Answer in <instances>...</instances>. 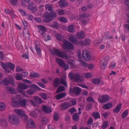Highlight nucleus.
Here are the masks:
<instances>
[{
    "mask_svg": "<svg viewBox=\"0 0 129 129\" xmlns=\"http://www.w3.org/2000/svg\"><path fill=\"white\" fill-rule=\"evenodd\" d=\"M46 9H48L50 12H47L44 15L45 19L43 21L44 22L48 23L51 21L53 19L55 18L57 16V13L54 11H52L53 8L52 5L47 4L45 7Z\"/></svg>",
    "mask_w": 129,
    "mask_h": 129,
    "instance_id": "1",
    "label": "nucleus"
},
{
    "mask_svg": "<svg viewBox=\"0 0 129 129\" xmlns=\"http://www.w3.org/2000/svg\"><path fill=\"white\" fill-rule=\"evenodd\" d=\"M29 100L25 99H22L20 95H17L16 97L12 98V105H26L29 102Z\"/></svg>",
    "mask_w": 129,
    "mask_h": 129,
    "instance_id": "2",
    "label": "nucleus"
},
{
    "mask_svg": "<svg viewBox=\"0 0 129 129\" xmlns=\"http://www.w3.org/2000/svg\"><path fill=\"white\" fill-rule=\"evenodd\" d=\"M50 52L52 55H55L57 56L66 59L69 58V56L67 55V53L64 52H62L56 49V48L53 49Z\"/></svg>",
    "mask_w": 129,
    "mask_h": 129,
    "instance_id": "3",
    "label": "nucleus"
},
{
    "mask_svg": "<svg viewBox=\"0 0 129 129\" xmlns=\"http://www.w3.org/2000/svg\"><path fill=\"white\" fill-rule=\"evenodd\" d=\"M8 120L12 124L17 125L19 123V119L16 115H10L8 117Z\"/></svg>",
    "mask_w": 129,
    "mask_h": 129,
    "instance_id": "4",
    "label": "nucleus"
},
{
    "mask_svg": "<svg viewBox=\"0 0 129 129\" xmlns=\"http://www.w3.org/2000/svg\"><path fill=\"white\" fill-rule=\"evenodd\" d=\"M63 43L62 45V48L64 49H69L72 50L74 48V46L73 44L66 39L62 40Z\"/></svg>",
    "mask_w": 129,
    "mask_h": 129,
    "instance_id": "5",
    "label": "nucleus"
},
{
    "mask_svg": "<svg viewBox=\"0 0 129 129\" xmlns=\"http://www.w3.org/2000/svg\"><path fill=\"white\" fill-rule=\"evenodd\" d=\"M109 96L107 95L103 94L99 95L98 98V102L101 104L107 103V102L110 100Z\"/></svg>",
    "mask_w": 129,
    "mask_h": 129,
    "instance_id": "6",
    "label": "nucleus"
},
{
    "mask_svg": "<svg viewBox=\"0 0 129 129\" xmlns=\"http://www.w3.org/2000/svg\"><path fill=\"white\" fill-rule=\"evenodd\" d=\"M56 61L59 65L64 69V71H66L69 69V66L67 64H66L63 60L57 58L56 59Z\"/></svg>",
    "mask_w": 129,
    "mask_h": 129,
    "instance_id": "7",
    "label": "nucleus"
},
{
    "mask_svg": "<svg viewBox=\"0 0 129 129\" xmlns=\"http://www.w3.org/2000/svg\"><path fill=\"white\" fill-rule=\"evenodd\" d=\"M82 58L86 61L91 60V56L90 52L87 50L84 51L82 53Z\"/></svg>",
    "mask_w": 129,
    "mask_h": 129,
    "instance_id": "8",
    "label": "nucleus"
},
{
    "mask_svg": "<svg viewBox=\"0 0 129 129\" xmlns=\"http://www.w3.org/2000/svg\"><path fill=\"white\" fill-rule=\"evenodd\" d=\"M3 83L5 85H8L10 84L13 85H15L14 80L12 78L10 77H6L2 81Z\"/></svg>",
    "mask_w": 129,
    "mask_h": 129,
    "instance_id": "9",
    "label": "nucleus"
},
{
    "mask_svg": "<svg viewBox=\"0 0 129 129\" xmlns=\"http://www.w3.org/2000/svg\"><path fill=\"white\" fill-rule=\"evenodd\" d=\"M82 89L77 86L73 88L71 87L69 89V92L70 93H73L76 95H79Z\"/></svg>",
    "mask_w": 129,
    "mask_h": 129,
    "instance_id": "10",
    "label": "nucleus"
},
{
    "mask_svg": "<svg viewBox=\"0 0 129 129\" xmlns=\"http://www.w3.org/2000/svg\"><path fill=\"white\" fill-rule=\"evenodd\" d=\"M69 40L72 43L76 45L81 46L82 44L81 43H83L82 41L79 42L76 38L73 36L70 37L69 38Z\"/></svg>",
    "mask_w": 129,
    "mask_h": 129,
    "instance_id": "11",
    "label": "nucleus"
},
{
    "mask_svg": "<svg viewBox=\"0 0 129 129\" xmlns=\"http://www.w3.org/2000/svg\"><path fill=\"white\" fill-rule=\"evenodd\" d=\"M69 76L72 79H73L76 82H80L82 81L81 79L82 77L78 74H77L75 76H74L71 74L70 75H69Z\"/></svg>",
    "mask_w": 129,
    "mask_h": 129,
    "instance_id": "12",
    "label": "nucleus"
},
{
    "mask_svg": "<svg viewBox=\"0 0 129 129\" xmlns=\"http://www.w3.org/2000/svg\"><path fill=\"white\" fill-rule=\"evenodd\" d=\"M38 32L42 35H43L46 31L45 27L42 25H38L37 26Z\"/></svg>",
    "mask_w": 129,
    "mask_h": 129,
    "instance_id": "13",
    "label": "nucleus"
},
{
    "mask_svg": "<svg viewBox=\"0 0 129 129\" xmlns=\"http://www.w3.org/2000/svg\"><path fill=\"white\" fill-rule=\"evenodd\" d=\"M101 67V69H104L105 68L108 64V60L103 58L100 61Z\"/></svg>",
    "mask_w": 129,
    "mask_h": 129,
    "instance_id": "14",
    "label": "nucleus"
},
{
    "mask_svg": "<svg viewBox=\"0 0 129 129\" xmlns=\"http://www.w3.org/2000/svg\"><path fill=\"white\" fill-rule=\"evenodd\" d=\"M42 110L44 113L47 114H50L52 112L51 108L46 105H43Z\"/></svg>",
    "mask_w": 129,
    "mask_h": 129,
    "instance_id": "15",
    "label": "nucleus"
},
{
    "mask_svg": "<svg viewBox=\"0 0 129 129\" xmlns=\"http://www.w3.org/2000/svg\"><path fill=\"white\" fill-rule=\"evenodd\" d=\"M85 37V35L83 31H80L76 33V37L79 39H84Z\"/></svg>",
    "mask_w": 129,
    "mask_h": 129,
    "instance_id": "16",
    "label": "nucleus"
},
{
    "mask_svg": "<svg viewBox=\"0 0 129 129\" xmlns=\"http://www.w3.org/2000/svg\"><path fill=\"white\" fill-rule=\"evenodd\" d=\"M58 4L61 8L65 7L68 5V3L65 0H60Z\"/></svg>",
    "mask_w": 129,
    "mask_h": 129,
    "instance_id": "17",
    "label": "nucleus"
},
{
    "mask_svg": "<svg viewBox=\"0 0 129 129\" xmlns=\"http://www.w3.org/2000/svg\"><path fill=\"white\" fill-rule=\"evenodd\" d=\"M54 86L56 87H58L60 84V79L57 77H55L53 81Z\"/></svg>",
    "mask_w": 129,
    "mask_h": 129,
    "instance_id": "18",
    "label": "nucleus"
},
{
    "mask_svg": "<svg viewBox=\"0 0 129 129\" xmlns=\"http://www.w3.org/2000/svg\"><path fill=\"white\" fill-rule=\"evenodd\" d=\"M34 44L35 46V49L36 50L38 55L41 57V50L39 46L37 44V42H35Z\"/></svg>",
    "mask_w": 129,
    "mask_h": 129,
    "instance_id": "19",
    "label": "nucleus"
},
{
    "mask_svg": "<svg viewBox=\"0 0 129 129\" xmlns=\"http://www.w3.org/2000/svg\"><path fill=\"white\" fill-rule=\"evenodd\" d=\"M29 87L30 86L27 85L23 83H19L18 84V87L19 88V89L24 90Z\"/></svg>",
    "mask_w": 129,
    "mask_h": 129,
    "instance_id": "20",
    "label": "nucleus"
},
{
    "mask_svg": "<svg viewBox=\"0 0 129 129\" xmlns=\"http://www.w3.org/2000/svg\"><path fill=\"white\" fill-rule=\"evenodd\" d=\"M27 126L30 128H33L35 127V125L33 121L31 119L29 120L27 122Z\"/></svg>",
    "mask_w": 129,
    "mask_h": 129,
    "instance_id": "21",
    "label": "nucleus"
},
{
    "mask_svg": "<svg viewBox=\"0 0 129 129\" xmlns=\"http://www.w3.org/2000/svg\"><path fill=\"white\" fill-rule=\"evenodd\" d=\"M68 31L71 33H74L75 32V30L74 25H70L68 27Z\"/></svg>",
    "mask_w": 129,
    "mask_h": 129,
    "instance_id": "22",
    "label": "nucleus"
},
{
    "mask_svg": "<svg viewBox=\"0 0 129 129\" xmlns=\"http://www.w3.org/2000/svg\"><path fill=\"white\" fill-rule=\"evenodd\" d=\"M23 34L24 36L25 37H29L30 36V34L29 33V31L28 30H26V28H24L23 30Z\"/></svg>",
    "mask_w": 129,
    "mask_h": 129,
    "instance_id": "23",
    "label": "nucleus"
},
{
    "mask_svg": "<svg viewBox=\"0 0 129 129\" xmlns=\"http://www.w3.org/2000/svg\"><path fill=\"white\" fill-rule=\"evenodd\" d=\"M83 42V43H82V45H83L84 46H86L89 45L90 43V40L89 38H87L85 40L84 42L82 41Z\"/></svg>",
    "mask_w": 129,
    "mask_h": 129,
    "instance_id": "24",
    "label": "nucleus"
},
{
    "mask_svg": "<svg viewBox=\"0 0 129 129\" xmlns=\"http://www.w3.org/2000/svg\"><path fill=\"white\" fill-rule=\"evenodd\" d=\"M92 116L95 119L100 118L101 116L99 113L97 111H95L92 113Z\"/></svg>",
    "mask_w": 129,
    "mask_h": 129,
    "instance_id": "25",
    "label": "nucleus"
},
{
    "mask_svg": "<svg viewBox=\"0 0 129 129\" xmlns=\"http://www.w3.org/2000/svg\"><path fill=\"white\" fill-rule=\"evenodd\" d=\"M92 83L94 84H99L101 81V79L100 78H94L91 80Z\"/></svg>",
    "mask_w": 129,
    "mask_h": 129,
    "instance_id": "26",
    "label": "nucleus"
},
{
    "mask_svg": "<svg viewBox=\"0 0 129 129\" xmlns=\"http://www.w3.org/2000/svg\"><path fill=\"white\" fill-rule=\"evenodd\" d=\"M66 95V93L63 92L56 95L55 96V98L59 100L64 97Z\"/></svg>",
    "mask_w": 129,
    "mask_h": 129,
    "instance_id": "27",
    "label": "nucleus"
},
{
    "mask_svg": "<svg viewBox=\"0 0 129 129\" xmlns=\"http://www.w3.org/2000/svg\"><path fill=\"white\" fill-rule=\"evenodd\" d=\"M121 105H117L115 108L114 109L113 111L114 113H118L121 110Z\"/></svg>",
    "mask_w": 129,
    "mask_h": 129,
    "instance_id": "28",
    "label": "nucleus"
},
{
    "mask_svg": "<svg viewBox=\"0 0 129 129\" xmlns=\"http://www.w3.org/2000/svg\"><path fill=\"white\" fill-rule=\"evenodd\" d=\"M6 89L8 91H9L10 93L13 94H14L16 93V91L15 90L14 88H12V87H7L6 88Z\"/></svg>",
    "mask_w": 129,
    "mask_h": 129,
    "instance_id": "29",
    "label": "nucleus"
},
{
    "mask_svg": "<svg viewBox=\"0 0 129 129\" xmlns=\"http://www.w3.org/2000/svg\"><path fill=\"white\" fill-rule=\"evenodd\" d=\"M65 89V87L63 86H60L56 90V93H59L63 91Z\"/></svg>",
    "mask_w": 129,
    "mask_h": 129,
    "instance_id": "30",
    "label": "nucleus"
},
{
    "mask_svg": "<svg viewBox=\"0 0 129 129\" xmlns=\"http://www.w3.org/2000/svg\"><path fill=\"white\" fill-rule=\"evenodd\" d=\"M51 26L53 28L57 29L59 27V25L57 22L54 21L51 24Z\"/></svg>",
    "mask_w": 129,
    "mask_h": 129,
    "instance_id": "31",
    "label": "nucleus"
},
{
    "mask_svg": "<svg viewBox=\"0 0 129 129\" xmlns=\"http://www.w3.org/2000/svg\"><path fill=\"white\" fill-rule=\"evenodd\" d=\"M34 99L39 104H41L42 103L41 99L39 97L35 96L34 98Z\"/></svg>",
    "mask_w": 129,
    "mask_h": 129,
    "instance_id": "32",
    "label": "nucleus"
},
{
    "mask_svg": "<svg viewBox=\"0 0 129 129\" xmlns=\"http://www.w3.org/2000/svg\"><path fill=\"white\" fill-rule=\"evenodd\" d=\"M15 111L21 116H23L25 114L22 110L20 109H16Z\"/></svg>",
    "mask_w": 129,
    "mask_h": 129,
    "instance_id": "33",
    "label": "nucleus"
},
{
    "mask_svg": "<svg viewBox=\"0 0 129 129\" xmlns=\"http://www.w3.org/2000/svg\"><path fill=\"white\" fill-rule=\"evenodd\" d=\"M55 37L56 39L58 41H62L63 37L60 35L59 34H57L55 35Z\"/></svg>",
    "mask_w": 129,
    "mask_h": 129,
    "instance_id": "34",
    "label": "nucleus"
},
{
    "mask_svg": "<svg viewBox=\"0 0 129 129\" xmlns=\"http://www.w3.org/2000/svg\"><path fill=\"white\" fill-rule=\"evenodd\" d=\"M7 68L13 70L14 68V64L10 62L7 63Z\"/></svg>",
    "mask_w": 129,
    "mask_h": 129,
    "instance_id": "35",
    "label": "nucleus"
},
{
    "mask_svg": "<svg viewBox=\"0 0 129 129\" xmlns=\"http://www.w3.org/2000/svg\"><path fill=\"white\" fill-rule=\"evenodd\" d=\"M73 119L75 121H77L79 120V116L77 113H74L73 116Z\"/></svg>",
    "mask_w": 129,
    "mask_h": 129,
    "instance_id": "36",
    "label": "nucleus"
},
{
    "mask_svg": "<svg viewBox=\"0 0 129 129\" xmlns=\"http://www.w3.org/2000/svg\"><path fill=\"white\" fill-rule=\"evenodd\" d=\"M5 12L7 14L10 15L12 17V14H14V12L13 10H10L9 9H5L4 10Z\"/></svg>",
    "mask_w": 129,
    "mask_h": 129,
    "instance_id": "37",
    "label": "nucleus"
},
{
    "mask_svg": "<svg viewBox=\"0 0 129 129\" xmlns=\"http://www.w3.org/2000/svg\"><path fill=\"white\" fill-rule=\"evenodd\" d=\"M128 111L127 110H126L124 111L121 114V117L122 118H124L126 117L128 114Z\"/></svg>",
    "mask_w": 129,
    "mask_h": 129,
    "instance_id": "38",
    "label": "nucleus"
},
{
    "mask_svg": "<svg viewBox=\"0 0 129 129\" xmlns=\"http://www.w3.org/2000/svg\"><path fill=\"white\" fill-rule=\"evenodd\" d=\"M60 84L61 83L64 85L66 87L68 85L67 83L65 81V80L63 78H61L60 79Z\"/></svg>",
    "mask_w": 129,
    "mask_h": 129,
    "instance_id": "39",
    "label": "nucleus"
},
{
    "mask_svg": "<svg viewBox=\"0 0 129 129\" xmlns=\"http://www.w3.org/2000/svg\"><path fill=\"white\" fill-rule=\"evenodd\" d=\"M10 4L13 6H16L17 5L18 0H10Z\"/></svg>",
    "mask_w": 129,
    "mask_h": 129,
    "instance_id": "40",
    "label": "nucleus"
},
{
    "mask_svg": "<svg viewBox=\"0 0 129 129\" xmlns=\"http://www.w3.org/2000/svg\"><path fill=\"white\" fill-rule=\"evenodd\" d=\"M30 87L34 88L35 89L39 91H40L41 90V89L39 87L35 84H31L30 86Z\"/></svg>",
    "mask_w": 129,
    "mask_h": 129,
    "instance_id": "41",
    "label": "nucleus"
},
{
    "mask_svg": "<svg viewBox=\"0 0 129 129\" xmlns=\"http://www.w3.org/2000/svg\"><path fill=\"white\" fill-rule=\"evenodd\" d=\"M39 75L38 73L35 72H33L30 74V77L33 78L34 77H39Z\"/></svg>",
    "mask_w": 129,
    "mask_h": 129,
    "instance_id": "42",
    "label": "nucleus"
},
{
    "mask_svg": "<svg viewBox=\"0 0 129 129\" xmlns=\"http://www.w3.org/2000/svg\"><path fill=\"white\" fill-rule=\"evenodd\" d=\"M37 9L36 7L33 6L29 10L31 11L32 13H35L37 12Z\"/></svg>",
    "mask_w": 129,
    "mask_h": 129,
    "instance_id": "43",
    "label": "nucleus"
},
{
    "mask_svg": "<svg viewBox=\"0 0 129 129\" xmlns=\"http://www.w3.org/2000/svg\"><path fill=\"white\" fill-rule=\"evenodd\" d=\"M78 61H80V65L85 67L87 66V64L85 62L81 60H79Z\"/></svg>",
    "mask_w": 129,
    "mask_h": 129,
    "instance_id": "44",
    "label": "nucleus"
},
{
    "mask_svg": "<svg viewBox=\"0 0 129 129\" xmlns=\"http://www.w3.org/2000/svg\"><path fill=\"white\" fill-rule=\"evenodd\" d=\"M59 20L60 22H62L66 23L68 21L67 19L64 17H61L59 19Z\"/></svg>",
    "mask_w": 129,
    "mask_h": 129,
    "instance_id": "45",
    "label": "nucleus"
},
{
    "mask_svg": "<svg viewBox=\"0 0 129 129\" xmlns=\"http://www.w3.org/2000/svg\"><path fill=\"white\" fill-rule=\"evenodd\" d=\"M72 105H61L60 108L62 110H65L69 108Z\"/></svg>",
    "mask_w": 129,
    "mask_h": 129,
    "instance_id": "46",
    "label": "nucleus"
},
{
    "mask_svg": "<svg viewBox=\"0 0 129 129\" xmlns=\"http://www.w3.org/2000/svg\"><path fill=\"white\" fill-rule=\"evenodd\" d=\"M108 124L107 121H105L102 125L101 128L102 129H105L108 125Z\"/></svg>",
    "mask_w": 129,
    "mask_h": 129,
    "instance_id": "47",
    "label": "nucleus"
},
{
    "mask_svg": "<svg viewBox=\"0 0 129 129\" xmlns=\"http://www.w3.org/2000/svg\"><path fill=\"white\" fill-rule=\"evenodd\" d=\"M89 16V15L88 14H86V13L82 14L80 16L81 18H87Z\"/></svg>",
    "mask_w": 129,
    "mask_h": 129,
    "instance_id": "48",
    "label": "nucleus"
},
{
    "mask_svg": "<svg viewBox=\"0 0 129 129\" xmlns=\"http://www.w3.org/2000/svg\"><path fill=\"white\" fill-rule=\"evenodd\" d=\"M29 115L34 117H36L37 115L35 111H33L29 113Z\"/></svg>",
    "mask_w": 129,
    "mask_h": 129,
    "instance_id": "49",
    "label": "nucleus"
},
{
    "mask_svg": "<svg viewBox=\"0 0 129 129\" xmlns=\"http://www.w3.org/2000/svg\"><path fill=\"white\" fill-rule=\"evenodd\" d=\"M53 118L54 120L55 121H57L58 120L59 117L58 114L57 113H55L54 115Z\"/></svg>",
    "mask_w": 129,
    "mask_h": 129,
    "instance_id": "50",
    "label": "nucleus"
},
{
    "mask_svg": "<svg viewBox=\"0 0 129 129\" xmlns=\"http://www.w3.org/2000/svg\"><path fill=\"white\" fill-rule=\"evenodd\" d=\"M22 2L21 4L22 6H25L26 4L25 3H29L30 1V0H21Z\"/></svg>",
    "mask_w": 129,
    "mask_h": 129,
    "instance_id": "51",
    "label": "nucleus"
},
{
    "mask_svg": "<svg viewBox=\"0 0 129 129\" xmlns=\"http://www.w3.org/2000/svg\"><path fill=\"white\" fill-rule=\"evenodd\" d=\"M18 11L22 14V15L25 16L27 14L23 10L21 9H19Z\"/></svg>",
    "mask_w": 129,
    "mask_h": 129,
    "instance_id": "52",
    "label": "nucleus"
},
{
    "mask_svg": "<svg viewBox=\"0 0 129 129\" xmlns=\"http://www.w3.org/2000/svg\"><path fill=\"white\" fill-rule=\"evenodd\" d=\"M57 12L58 15H62L64 14V11L62 9H59L58 10Z\"/></svg>",
    "mask_w": 129,
    "mask_h": 129,
    "instance_id": "53",
    "label": "nucleus"
},
{
    "mask_svg": "<svg viewBox=\"0 0 129 129\" xmlns=\"http://www.w3.org/2000/svg\"><path fill=\"white\" fill-rule=\"evenodd\" d=\"M117 103V101L115 100H114L112 101L111 102L106 104L104 105H113V104H116Z\"/></svg>",
    "mask_w": 129,
    "mask_h": 129,
    "instance_id": "54",
    "label": "nucleus"
},
{
    "mask_svg": "<svg viewBox=\"0 0 129 129\" xmlns=\"http://www.w3.org/2000/svg\"><path fill=\"white\" fill-rule=\"evenodd\" d=\"M43 37L44 40L46 41L49 40L51 39L50 36L48 34L45 35V36H43Z\"/></svg>",
    "mask_w": 129,
    "mask_h": 129,
    "instance_id": "55",
    "label": "nucleus"
},
{
    "mask_svg": "<svg viewBox=\"0 0 129 129\" xmlns=\"http://www.w3.org/2000/svg\"><path fill=\"white\" fill-rule=\"evenodd\" d=\"M124 29L127 31H129V24H125L124 25Z\"/></svg>",
    "mask_w": 129,
    "mask_h": 129,
    "instance_id": "56",
    "label": "nucleus"
},
{
    "mask_svg": "<svg viewBox=\"0 0 129 129\" xmlns=\"http://www.w3.org/2000/svg\"><path fill=\"white\" fill-rule=\"evenodd\" d=\"M86 101H87L91 102H94V99L92 97L90 96L88 98L86 99Z\"/></svg>",
    "mask_w": 129,
    "mask_h": 129,
    "instance_id": "57",
    "label": "nucleus"
},
{
    "mask_svg": "<svg viewBox=\"0 0 129 129\" xmlns=\"http://www.w3.org/2000/svg\"><path fill=\"white\" fill-rule=\"evenodd\" d=\"M47 119L46 117H44L42 118L41 121L42 123L43 124H46L47 123Z\"/></svg>",
    "mask_w": 129,
    "mask_h": 129,
    "instance_id": "58",
    "label": "nucleus"
},
{
    "mask_svg": "<svg viewBox=\"0 0 129 129\" xmlns=\"http://www.w3.org/2000/svg\"><path fill=\"white\" fill-rule=\"evenodd\" d=\"M1 64L2 68L4 70L5 69H7V63L6 64L4 63L3 62H1Z\"/></svg>",
    "mask_w": 129,
    "mask_h": 129,
    "instance_id": "59",
    "label": "nucleus"
},
{
    "mask_svg": "<svg viewBox=\"0 0 129 129\" xmlns=\"http://www.w3.org/2000/svg\"><path fill=\"white\" fill-rule=\"evenodd\" d=\"M27 93L30 95L33 94L35 92L33 90H28L27 91Z\"/></svg>",
    "mask_w": 129,
    "mask_h": 129,
    "instance_id": "60",
    "label": "nucleus"
},
{
    "mask_svg": "<svg viewBox=\"0 0 129 129\" xmlns=\"http://www.w3.org/2000/svg\"><path fill=\"white\" fill-rule=\"evenodd\" d=\"M40 95L44 99H45L47 98V95L43 93H40Z\"/></svg>",
    "mask_w": 129,
    "mask_h": 129,
    "instance_id": "61",
    "label": "nucleus"
},
{
    "mask_svg": "<svg viewBox=\"0 0 129 129\" xmlns=\"http://www.w3.org/2000/svg\"><path fill=\"white\" fill-rule=\"evenodd\" d=\"M113 105H103V109H109Z\"/></svg>",
    "mask_w": 129,
    "mask_h": 129,
    "instance_id": "62",
    "label": "nucleus"
},
{
    "mask_svg": "<svg viewBox=\"0 0 129 129\" xmlns=\"http://www.w3.org/2000/svg\"><path fill=\"white\" fill-rule=\"evenodd\" d=\"M34 5V3L33 2H31L28 5L27 7V8L28 10L31 9V8L33 7Z\"/></svg>",
    "mask_w": 129,
    "mask_h": 129,
    "instance_id": "63",
    "label": "nucleus"
},
{
    "mask_svg": "<svg viewBox=\"0 0 129 129\" xmlns=\"http://www.w3.org/2000/svg\"><path fill=\"white\" fill-rule=\"evenodd\" d=\"M20 75H16L15 76V78H16V79L18 80H21L22 79V78Z\"/></svg>",
    "mask_w": 129,
    "mask_h": 129,
    "instance_id": "64",
    "label": "nucleus"
}]
</instances>
